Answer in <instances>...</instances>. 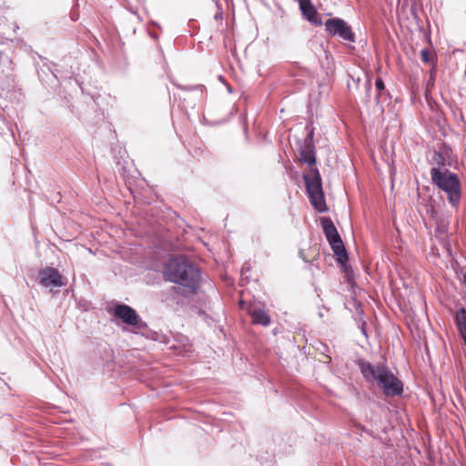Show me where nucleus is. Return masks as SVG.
Listing matches in <instances>:
<instances>
[{
  "label": "nucleus",
  "mask_w": 466,
  "mask_h": 466,
  "mask_svg": "<svg viewBox=\"0 0 466 466\" xmlns=\"http://www.w3.org/2000/svg\"><path fill=\"white\" fill-rule=\"evenodd\" d=\"M375 86L379 93L385 89V85L383 80L380 77H377L375 81Z\"/></svg>",
  "instance_id": "obj_16"
},
{
  "label": "nucleus",
  "mask_w": 466,
  "mask_h": 466,
  "mask_svg": "<svg viewBox=\"0 0 466 466\" xmlns=\"http://www.w3.org/2000/svg\"><path fill=\"white\" fill-rule=\"evenodd\" d=\"M299 6L302 15L311 23L321 25L318 12L310 0H299Z\"/></svg>",
  "instance_id": "obj_10"
},
{
  "label": "nucleus",
  "mask_w": 466,
  "mask_h": 466,
  "mask_svg": "<svg viewBox=\"0 0 466 466\" xmlns=\"http://www.w3.org/2000/svg\"><path fill=\"white\" fill-rule=\"evenodd\" d=\"M359 366L366 380H376L386 396H399L402 393V382L385 366H373L368 361H360Z\"/></svg>",
  "instance_id": "obj_2"
},
{
  "label": "nucleus",
  "mask_w": 466,
  "mask_h": 466,
  "mask_svg": "<svg viewBox=\"0 0 466 466\" xmlns=\"http://www.w3.org/2000/svg\"><path fill=\"white\" fill-rule=\"evenodd\" d=\"M367 89H368V91H370V89H371V85H370V83H368Z\"/></svg>",
  "instance_id": "obj_18"
},
{
  "label": "nucleus",
  "mask_w": 466,
  "mask_h": 466,
  "mask_svg": "<svg viewBox=\"0 0 466 466\" xmlns=\"http://www.w3.org/2000/svg\"><path fill=\"white\" fill-rule=\"evenodd\" d=\"M326 31L332 36L339 35L343 40L354 42L355 35L351 27L340 18H330L325 22Z\"/></svg>",
  "instance_id": "obj_6"
},
{
  "label": "nucleus",
  "mask_w": 466,
  "mask_h": 466,
  "mask_svg": "<svg viewBox=\"0 0 466 466\" xmlns=\"http://www.w3.org/2000/svg\"><path fill=\"white\" fill-rule=\"evenodd\" d=\"M455 325L466 346V309L461 308L454 315Z\"/></svg>",
  "instance_id": "obj_11"
},
{
  "label": "nucleus",
  "mask_w": 466,
  "mask_h": 466,
  "mask_svg": "<svg viewBox=\"0 0 466 466\" xmlns=\"http://www.w3.org/2000/svg\"><path fill=\"white\" fill-rule=\"evenodd\" d=\"M114 316L127 325L136 326L138 323V315L136 310L125 304L115 307Z\"/></svg>",
  "instance_id": "obj_8"
},
{
  "label": "nucleus",
  "mask_w": 466,
  "mask_h": 466,
  "mask_svg": "<svg viewBox=\"0 0 466 466\" xmlns=\"http://www.w3.org/2000/svg\"><path fill=\"white\" fill-rule=\"evenodd\" d=\"M320 224L338 262L344 264L348 260V253L333 221L330 218L323 217L320 218Z\"/></svg>",
  "instance_id": "obj_5"
},
{
  "label": "nucleus",
  "mask_w": 466,
  "mask_h": 466,
  "mask_svg": "<svg viewBox=\"0 0 466 466\" xmlns=\"http://www.w3.org/2000/svg\"><path fill=\"white\" fill-rule=\"evenodd\" d=\"M164 279L176 283L188 293L197 292L200 282V271L184 256L169 258L163 268Z\"/></svg>",
  "instance_id": "obj_1"
},
{
  "label": "nucleus",
  "mask_w": 466,
  "mask_h": 466,
  "mask_svg": "<svg viewBox=\"0 0 466 466\" xmlns=\"http://www.w3.org/2000/svg\"><path fill=\"white\" fill-rule=\"evenodd\" d=\"M432 183L448 195V200L456 206L461 199V182L458 176L449 169L432 167L431 169Z\"/></svg>",
  "instance_id": "obj_3"
},
{
  "label": "nucleus",
  "mask_w": 466,
  "mask_h": 466,
  "mask_svg": "<svg viewBox=\"0 0 466 466\" xmlns=\"http://www.w3.org/2000/svg\"><path fill=\"white\" fill-rule=\"evenodd\" d=\"M300 160L310 166V168H314L316 164V157L314 147L311 143H309L300 152Z\"/></svg>",
  "instance_id": "obj_12"
},
{
  "label": "nucleus",
  "mask_w": 466,
  "mask_h": 466,
  "mask_svg": "<svg viewBox=\"0 0 466 466\" xmlns=\"http://www.w3.org/2000/svg\"><path fill=\"white\" fill-rule=\"evenodd\" d=\"M425 209H426L427 215H429L431 218H434L435 217L436 210H435L434 206L431 203L426 205L425 206Z\"/></svg>",
  "instance_id": "obj_15"
},
{
  "label": "nucleus",
  "mask_w": 466,
  "mask_h": 466,
  "mask_svg": "<svg viewBox=\"0 0 466 466\" xmlns=\"http://www.w3.org/2000/svg\"><path fill=\"white\" fill-rule=\"evenodd\" d=\"M248 314L251 317V322L254 325H261L263 327H268L271 319L268 314V311L261 307H250L248 309Z\"/></svg>",
  "instance_id": "obj_9"
},
{
  "label": "nucleus",
  "mask_w": 466,
  "mask_h": 466,
  "mask_svg": "<svg viewBox=\"0 0 466 466\" xmlns=\"http://www.w3.org/2000/svg\"><path fill=\"white\" fill-rule=\"evenodd\" d=\"M40 284L46 288L49 287H62V276L59 271L55 268H46L39 273Z\"/></svg>",
  "instance_id": "obj_7"
},
{
  "label": "nucleus",
  "mask_w": 466,
  "mask_h": 466,
  "mask_svg": "<svg viewBox=\"0 0 466 466\" xmlns=\"http://www.w3.org/2000/svg\"><path fill=\"white\" fill-rule=\"evenodd\" d=\"M431 79L434 80V68L431 71Z\"/></svg>",
  "instance_id": "obj_17"
},
{
  "label": "nucleus",
  "mask_w": 466,
  "mask_h": 466,
  "mask_svg": "<svg viewBox=\"0 0 466 466\" xmlns=\"http://www.w3.org/2000/svg\"><path fill=\"white\" fill-rule=\"evenodd\" d=\"M420 57L424 63H429L432 60V53L428 49H422L420 51Z\"/></svg>",
  "instance_id": "obj_13"
},
{
  "label": "nucleus",
  "mask_w": 466,
  "mask_h": 466,
  "mask_svg": "<svg viewBox=\"0 0 466 466\" xmlns=\"http://www.w3.org/2000/svg\"><path fill=\"white\" fill-rule=\"evenodd\" d=\"M433 159L435 163L438 165V167L445 166V157L439 152H434Z\"/></svg>",
  "instance_id": "obj_14"
},
{
  "label": "nucleus",
  "mask_w": 466,
  "mask_h": 466,
  "mask_svg": "<svg viewBox=\"0 0 466 466\" xmlns=\"http://www.w3.org/2000/svg\"><path fill=\"white\" fill-rule=\"evenodd\" d=\"M303 177L311 205L319 212L326 211L327 206L318 168H310L309 174L304 175Z\"/></svg>",
  "instance_id": "obj_4"
}]
</instances>
